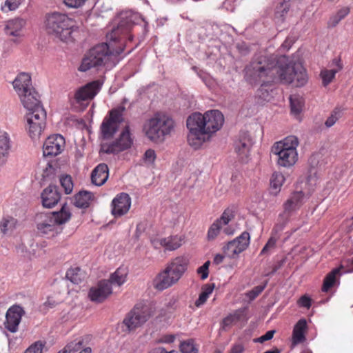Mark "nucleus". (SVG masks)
<instances>
[{"label":"nucleus","mask_w":353,"mask_h":353,"mask_svg":"<svg viewBox=\"0 0 353 353\" xmlns=\"http://www.w3.org/2000/svg\"><path fill=\"white\" fill-rule=\"evenodd\" d=\"M164 248L165 250L173 251L179 248L184 242L182 236L174 235L163 238Z\"/></svg>","instance_id":"obj_35"},{"label":"nucleus","mask_w":353,"mask_h":353,"mask_svg":"<svg viewBox=\"0 0 353 353\" xmlns=\"http://www.w3.org/2000/svg\"><path fill=\"white\" fill-rule=\"evenodd\" d=\"M103 81L99 79L92 81L77 89L74 93V99L77 103L90 101L101 90Z\"/></svg>","instance_id":"obj_15"},{"label":"nucleus","mask_w":353,"mask_h":353,"mask_svg":"<svg viewBox=\"0 0 353 353\" xmlns=\"http://www.w3.org/2000/svg\"><path fill=\"white\" fill-rule=\"evenodd\" d=\"M26 22L23 19H14L6 22L4 31L6 34L13 37H19L25 26Z\"/></svg>","instance_id":"obj_28"},{"label":"nucleus","mask_w":353,"mask_h":353,"mask_svg":"<svg viewBox=\"0 0 353 353\" xmlns=\"http://www.w3.org/2000/svg\"><path fill=\"white\" fill-rule=\"evenodd\" d=\"M10 148V139L7 133L0 135V163H3L4 157L8 155Z\"/></svg>","instance_id":"obj_39"},{"label":"nucleus","mask_w":353,"mask_h":353,"mask_svg":"<svg viewBox=\"0 0 353 353\" xmlns=\"http://www.w3.org/2000/svg\"><path fill=\"white\" fill-rule=\"evenodd\" d=\"M66 278L74 284L79 283L83 279V273L80 268H71L66 272Z\"/></svg>","instance_id":"obj_40"},{"label":"nucleus","mask_w":353,"mask_h":353,"mask_svg":"<svg viewBox=\"0 0 353 353\" xmlns=\"http://www.w3.org/2000/svg\"><path fill=\"white\" fill-rule=\"evenodd\" d=\"M112 293L110 282L106 280L99 281L96 286L92 287L88 292V297L94 303H101Z\"/></svg>","instance_id":"obj_18"},{"label":"nucleus","mask_w":353,"mask_h":353,"mask_svg":"<svg viewBox=\"0 0 353 353\" xmlns=\"http://www.w3.org/2000/svg\"><path fill=\"white\" fill-rule=\"evenodd\" d=\"M210 262L207 261L203 265L197 269V273L201 275V279L205 280L209 274V266Z\"/></svg>","instance_id":"obj_54"},{"label":"nucleus","mask_w":353,"mask_h":353,"mask_svg":"<svg viewBox=\"0 0 353 353\" xmlns=\"http://www.w3.org/2000/svg\"><path fill=\"white\" fill-rule=\"evenodd\" d=\"M25 311L22 307L18 305L11 306L6 312L5 328L10 332L14 333L18 330L19 325L24 315Z\"/></svg>","instance_id":"obj_17"},{"label":"nucleus","mask_w":353,"mask_h":353,"mask_svg":"<svg viewBox=\"0 0 353 353\" xmlns=\"http://www.w3.org/2000/svg\"><path fill=\"white\" fill-rule=\"evenodd\" d=\"M19 97L24 108L29 112L34 111L36 109H39V108H43L39 99V94L34 89Z\"/></svg>","instance_id":"obj_23"},{"label":"nucleus","mask_w":353,"mask_h":353,"mask_svg":"<svg viewBox=\"0 0 353 353\" xmlns=\"http://www.w3.org/2000/svg\"><path fill=\"white\" fill-rule=\"evenodd\" d=\"M243 311L241 310H236L232 314H229L223 320V325L228 327L232 325L234 323L239 321L243 316Z\"/></svg>","instance_id":"obj_45"},{"label":"nucleus","mask_w":353,"mask_h":353,"mask_svg":"<svg viewBox=\"0 0 353 353\" xmlns=\"http://www.w3.org/2000/svg\"><path fill=\"white\" fill-rule=\"evenodd\" d=\"M297 304L301 307L309 309L312 305V299L310 296L305 294L301 296L297 301Z\"/></svg>","instance_id":"obj_55"},{"label":"nucleus","mask_w":353,"mask_h":353,"mask_svg":"<svg viewBox=\"0 0 353 353\" xmlns=\"http://www.w3.org/2000/svg\"><path fill=\"white\" fill-rule=\"evenodd\" d=\"M224 121L223 115L216 110H210L202 114L199 112L192 114L187 119L189 130L188 141L194 149L199 148L210 139L212 134L218 131Z\"/></svg>","instance_id":"obj_3"},{"label":"nucleus","mask_w":353,"mask_h":353,"mask_svg":"<svg viewBox=\"0 0 353 353\" xmlns=\"http://www.w3.org/2000/svg\"><path fill=\"white\" fill-rule=\"evenodd\" d=\"M291 112L295 116H299L304 107V99L297 94H292L290 97Z\"/></svg>","instance_id":"obj_38"},{"label":"nucleus","mask_w":353,"mask_h":353,"mask_svg":"<svg viewBox=\"0 0 353 353\" xmlns=\"http://www.w3.org/2000/svg\"><path fill=\"white\" fill-rule=\"evenodd\" d=\"M347 270L345 271L346 272H353V263H351V259L347 261Z\"/></svg>","instance_id":"obj_63"},{"label":"nucleus","mask_w":353,"mask_h":353,"mask_svg":"<svg viewBox=\"0 0 353 353\" xmlns=\"http://www.w3.org/2000/svg\"><path fill=\"white\" fill-rule=\"evenodd\" d=\"M87 0H63L65 5L69 8H77L85 3Z\"/></svg>","instance_id":"obj_56"},{"label":"nucleus","mask_w":353,"mask_h":353,"mask_svg":"<svg viewBox=\"0 0 353 353\" xmlns=\"http://www.w3.org/2000/svg\"><path fill=\"white\" fill-rule=\"evenodd\" d=\"M152 315V309L148 305L137 304L126 315L123 323L130 332L144 324Z\"/></svg>","instance_id":"obj_10"},{"label":"nucleus","mask_w":353,"mask_h":353,"mask_svg":"<svg viewBox=\"0 0 353 353\" xmlns=\"http://www.w3.org/2000/svg\"><path fill=\"white\" fill-rule=\"evenodd\" d=\"M65 145L64 137L61 134L49 136L43 145V153L45 157H55L61 154Z\"/></svg>","instance_id":"obj_16"},{"label":"nucleus","mask_w":353,"mask_h":353,"mask_svg":"<svg viewBox=\"0 0 353 353\" xmlns=\"http://www.w3.org/2000/svg\"><path fill=\"white\" fill-rule=\"evenodd\" d=\"M35 221L39 234L48 238L54 237L62 231V228L54 223V220L48 212L37 214Z\"/></svg>","instance_id":"obj_13"},{"label":"nucleus","mask_w":353,"mask_h":353,"mask_svg":"<svg viewBox=\"0 0 353 353\" xmlns=\"http://www.w3.org/2000/svg\"><path fill=\"white\" fill-rule=\"evenodd\" d=\"M319 155L318 154H312L308 159V163L312 168H314L319 163Z\"/></svg>","instance_id":"obj_59"},{"label":"nucleus","mask_w":353,"mask_h":353,"mask_svg":"<svg viewBox=\"0 0 353 353\" xmlns=\"http://www.w3.org/2000/svg\"><path fill=\"white\" fill-rule=\"evenodd\" d=\"M180 350L182 353H198L199 351L193 339L183 341L180 345Z\"/></svg>","instance_id":"obj_46"},{"label":"nucleus","mask_w":353,"mask_h":353,"mask_svg":"<svg viewBox=\"0 0 353 353\" xmlns=\"http://www.w3.org/2000/svg\"><path fill=\"white\" fill-rule=\"evenodd\" d=\"M18 221L9 215L4 216L0 221V230L3 234L12 233L17 228Z\"/></svg>","instance_id":"obj_33"},{"label":"nucleus","mask_w":353,"mask_h":353,"mask_svg":"<svg viewBox=\"0 0 353 353\" xmlns=\"http://www.w3.org/2000/svg\"><path fill=\"white\" fill-rule=\"evenodd\" d=\"M290 217L288 216H281L279 215V219L278 222L274 225L272 232L271 236H276V239H279L281 236V234L285 228L288 222L289 221Z\"/></svg>","instance_id":"obj_41"},{"label":"nucleus","mask_w":353,"mask_h":353,"mask_svg":"<svg viewBox=\"0 0 353 353\" xmlns=\"http://www.w3.org/2000/svg\"><path fill=\"white\" fill-rule=\"evenodd\" d=\"M279 239H276V236H271L270 239H268V242L265 245V246L263 248L262 250L261 251L260 254L263 255L268 254L270 250H273L276 247V243Z\"/></svg>","instance_id":"obj_49"},{"label":"nucleus","mask_w":353,"mask_h":353,"mask_svg":"<svg viewBox=\"0 0 353 353\" xmlns=\"http://www.w3.org/2000/svg\"><path fill=\"white\" fill-rule=\"evenodd\" d=\"M61 194L57 186L50 185L41 194L42 204L45 208H51L57 204Z\"/></svg>","instance_id":"obj_22"},{"label":"nucleus","mask_w":353,"mask_h":353,"mask_svg":"<svg viewBox=\"0 0 353 353\" xmlns=\"http://www.w3.org/2000/svg\"><path fill=\"white\" fill-rule=\"evenodd\" d=\"M132 24L127 20H121L108 34L109 43L95 45L84 54L79 70L86 72L91 68H112L116 65L114 59L123 52L127 41L132 40L130 34Z\"/></svg>","instance_id":"obj_1"},{"label":"nucleus","mask_w":353,"mask_h":353,"mask_svg":"<svg viewBox=\"0 0 353 353\" xmlns=\"http://www.w3.org/2000/svg\"><path fill=\"white\" fill-rule=\"evenodd\" d=\"M274 333H275V330H269L265 334L254 339V341L263 343L266 341H269V340L272 339L274 336Z\"/></svg>","instance_id":"obj_57"},{"label":"nucleus","mask_w":353,"mask_h":353,"mask_svg":"<svg viewBox=\"0 0 353 353\" xmlns=\"http://www.w3.org/2000/svg\"><path fill=\"white\" fill-rule=\"evenodd\" d=\"M342 268H343V265H341L339 268L332 270L326 275L323 280V283L321 288L323 292H328L334 285L336 281V276Z\"/></svg>","instance_id":"obj_37"},{"label":"nucleus","mask_w":353,"mask_h":353,"mask_svg":"<svg viewBox=\"0 0 353 353\" xmlns=\"http://www.w3.org/2000/svg\"><path fill=\"white\" fill-rule=\"evenodd\" d=\"M125 108L120 105L112 109L108 114L104 118L100 130L103 139H110L117 132L119 125L123 121V113Z\"/></svg>","instance_id":"obj_9"},{"label":"nucleus","mask_w":353,"mask_h":353,"mask_svg":"<svg viewBox=\"0 0 353 353\" xmlns=\"http://www.w3.org/2000/svg\"><path fill=\"white\" fill-rule=\"evenodd\" d=\"M287 61V57H277L274 55L266 56L256 54L245 68V76L251 83H260L257 91L259 98L268 101L270 92L266 86L277 80H280L283 64Z\"/></svg>","instance_id":"obj_2"},{"label":"nucleus","mask_w":353,"mask_h":353,"mask_svg":"<svg viewBox=\"0 0 353 353\" xmlns=\"http://www.w3.org/2000/svg\"><path fill=\"white\" fill-rule=\"evenodd\" d=\"M350 13V9L344 7L333 16L329 20L328 24L331 27H335L342 19H343Z\"/></svg>","instance_id":"obj_43"},{"label":"nucleus","mask_w":353,"mask_h":353,"mask_svg":"<svg viewBox=\"0 0 353 353\" xmlns=\"http://www.w3.org/2000/svg\"><path fill=\"white\" fill-rule=\"evenodd\" d=\"M214 287V284H206L203 286L201 293L199 294L198 299L195 301V305L196 307H199L206 302L209 296L212 293Z\"/></svg>","instance_id":"obj_42"},{"label":"nucleus","mask_w":353,"mask_h":353,"mask_svg":"<svg viewBox=\"0 0 353 353\" xmlns=\"http://www.w3.org/2000/svg\"><path fill=\"white\" fill-rule=\"evenodd\" d=\"M299 139L295 136H288L280 141L276 142L272 152L278 157L277 164L283 168L292 167L298 161L297 147Z\"/></svg>","instance_id":"obj_7"},{"label":"nucleus","mask_w":353,"mask_h":353,"mask_svg":"<svg viewBox=\"0 0 353 353\" xmlns=\"http://www.w3.org/2000/svg\"><path fill=\"white\" fill-rule=\"evenodd\" d=\"M285 178L280 172H274L270 178V191L271 194L276 195L281 189Z\"/></svg>","instance_id":"obj_34"},{"label":"nucleus","mask_w":353,"mask_h":353,"mask_svg":"<svg viewBox=\"0 0 353 353\" xmlns=\"http://www.w3.org/2000/svg\"><path fill=\"white\" fill-rule=\"evenodd\" d=\"M175 340V336L172 334L165 335L162 338V341L166 343H171Z\"/></svg>","instance_id":"obj_62"},{"label":"nucleus","mask_w":353,"mask_h":353,"mask_svg":"<svg viewBox=\"0 0 353 353\" xmlns=\"http://www.w3.org/2000/svg\"><path fill=\"white\" fill-rule=\"evenodd\" d=\"M244 350V347L241 344L234 345L230 350L229 353H242Z\"/></svg>","instance_id":"obj_60"},{"label":"nucleus","mask_w":353,"mask_h":353,"mask_svg":"<svg viewBox=\"0 0 353 353\" xmlns=\"http://www.w3.org/2000/svg\"><path fill=\"white\" fill-rule=\"evenodd\" d=\"M234 210L228 208L223 211L220 218L216 219L223 227L225 226L223 228V232L227 235H232L234 233V229L228 225L229 223L234 219Z\"/></svg>","instance_id":"obj_26"},{"label":"nucleus","mask_w":353,"mask_h":353,"mask_svg":"<svg viewBox=\"0 0 353 353\" xmlns=\"http://www.w3.org/2000/svg\"><path fill=\"white\" fill-rule=\"evenodd\" d=\"M23 0H6L4 6H2V10L5 12L14 10L19 8Z\"/></svg>","instance_id":"obj_50"},{"label":"nucleus","mask_w":353,"mask_h":353,"mask_svg":"<svg viewBox=\"0 0 353 353\" xmlns=\"http://www.w3.org/2000/svg\"><path fill=\"white\" fill-rule=\"evenodd\" d=\"M307 329V321L305 319H300L294 325L292 332V343L297 345L305 340V331Z\"/></svg>","instance_id":"obj_27"},{"label":"nucleus","mask_w":353,"mask_h":353,"mask_svg":"<svg viewBox=\"0 0 353 353\" xmlns=\"http://www.w3.org/2000/svg\"><path fill=\"white\" fill-rule=\"evenodd\" d=\"M46 112L43 108H39L26 114V129L32 139L39 138L46 126Z\"/></svg>","instance_id":"obj_11"},{"label":"nucleus","mask_w":353,"mask_h":353,"mask_svg":"<svg viewBox=\"0 0 353 353\" xmlns=\"http://www.w3.org/2000/svg\"><path fill=\"white\" fill-rule=\"evenodd\" d=\"M48 213L50 214L51 217L54 220V223L57 224V226L65 223L71 218L70 209L65 204L62 206L59 211Z\"/></svg>","instance_id":"obj_32"},{"label":"nucleus","mask_w":353,"mask_h":353,"mask_svg":"<svg viewBox=\"0 0 353 353\" xmlns=\"http://www.w3.org/2000/svg\"><path fill=\"white\" fill-rule=\"evenodd\" d=\"M131 206V198L127 193H120L112 201V214L120 217L126 214Z\"/></svg>","instance_id":"obj_19"},{"label":"nucleus","mask_w":353,"mask_h":353,"mask_svg":"<svg viewBox=\"0 0 353 353\" xmlns=\"http://www.w3.org/2000/svg\"><path fill=\"white\" fill-rule=\"evenodd\" d=\"M280 81L283 83H292L296 87L303 86L307 81L306 70L301 65H292L287 58L280 73Z\"/></svg>","instance_id":"obj_8"},{"label":"nucleus","mask_w":353,"mask_h":353,"mask_svg":"<svg viewBox=\"0 0 353 353\" xmlns=\"http://www.w3.org/2000/svg\"><path fill=\"white\" fill-rule=\"evenodd\" d=\"M150 353H166V350L164 348H157Z\"/></svg>","instance_id":"obj_64"},{"label":"nucleus","mask_w":353,"mask_h":353,"mask_svg":"<svg viewBox=\"0 0 353 353\" xmlns=\"http://www.w3.org/2000/svg\"><path fill=\"white\" fill-rule=\"evenodd\" d=\"M340 117V110L335 108L331 113L330 116L327 119L325 125L327 128H330L335 124Z\"/></svg>","instance_id":"obj_52"},{"label":"nucleus","mask_w":353,"mask_h":353,"mask_svg":"<svg viewBox=\"0 0 353 353\" xmlns=\"http://www.w3.org/2000/svg\"><path fill=\"white\" fill-rule=\"evenodd\" d=\"M60 183L66 194H69L72 192L74 185L70 176H62L60 178Z\"/></svg>","instance_id":"obj_47"},{"label":"nucleus","mask_w":353,"mask_h":353,"mask_svg":"<svg viewBox=\"0 0 353 353\" xmlns=\"http://www.w3.org/2000/svg\"><path fill=\"white\" fill-rule=\"evenodd\" d=\"M267 283L263 285H257L246 293L247 297L252 301L255 299L265 288Z\"/></svg>","instance_id":"obj_51"},{"label":"nucleus","mask_w":353,"mask_h":353,"mask_svg":"<svg viewBox=\"0 0 353 353\" xmlns=\"http://www.w3.org/2000/svg\"><path fill=\"white\" fill-rule=\"evenodd\" d=\"M225 256H226L225 254H216L214 257L213 263L216 265L221 264L223 261Z\"/></svg>","instance_id":"obj_61"},{"label":"nucleus","mask_w":353,"mask_h":353,"mask_svg":"<svg viewBox=\"0 0 353 353\" xmlns=\"http://www.w3.org/2000/svg\"><path fill=\"white\" fill-rule=\"evenodd\" d=\"M155 151L152 149L147 150L143 157V160L145 164L152 165L156 159Z\"/></svg>","instance_id":"obj_53"},{"label":"nucleus","mask_w":353,"mask_h":353,"mask_svg":"<svg viewBox=\"0 0 353 353\" xmlns=\"http://www.w3.org/2000/svg\"><path fill=\"white\" fill-rule=\"evenodd\" d=\"M333 62L335 63L337 68L332 70L323 69L321 71L320 76L322 79V83L325 87L332 81L335 77L336 74L343 68L341 60L334 59Z\"/></svg>","instance_id":"obj_31"},{"label":"nucleus","mask_w":353,"mask_h":353,"mask_svg":"<svg viewBox=\"0 0 353 353\" xmlns=\"http://www.w3.org/2000/svg\"><path fill=\"white\" fill-rule=\"evenodd\" d=\"M127 276V269L123 267H120L117 268L113 274H111L110 279L107 281L110 282V285L111 287L112 285L121 286L126 281Z\"/></svg>","instance_id":"obj_36"},{"label":"nucleus","mask_w":353,"mask_h":353,"mask_svg":"<svg viewBox=\"0 0 353 353\" xmlns=\"http://www.w3.org/2000/svg\"><path fill=\"white\" fill-rule=\"evenodd\" d=\"M108 175V165L105 163H100L92 172V183L97 186H101L105 183Z\"/></svg>","instance_id":"obj_25"},{"label":"nucleus","mask_w":353,"mask_h":353,"mask_svg":"<svg viewBox=\"0 0 353 353\" xmlns=\"http://www.w3.org/2000/svg\"><path fill=\"white\" fill-rule=\"evenodd\" d=\"M45 345L46 343L41 341H36L27 348L24 353H42Z\"/></svg>","instance_id":"obj_48"},{"label":"nucleus","mask_w":353,"mask_h":353,"mask_svg":"<svg viewBox=\"0 0 353 353\" xmlns=\"http://www.w3.org/2000/svg\"><path fill=\"white\" fill-rule=\"evenodd\" d=\"M93 199L94 195L92 192L82 190L74 195V205L79 208H87Z\"/></svg>","instance_id":"obj_30"},{"label":"nucleus","mask_w":353,"mask_h":353,"mask_svg":"<svg viewBox=\"0 0 353 353\" xmlns=\"http://www.w3.org/2000/svg\"><path fill=\"white\" fill-rule=\"evenodd\" d=\"M174 127V122L170 116L158 112L145 123L143 132L150 141L159 143L171 133Z\"/></svg>","instance_id":"obj_6"},{"label":"nucleus","mask_w":353,"mask_h":353,"mask_svg":"<svg viewBox=\"0 0 353 353\" xmlns=\"http://www.w3.org/2000/svg\"><path fill=\"white\" fill-rule=\"evenodd\" d=\"M132 144L133 139L131 137L130 127L126 125L115 141L110 143H103L101 150L106 154H115L131 148Z\"/></svg>","instance_id":"obj_12"},{"label":"nucleus","mask_w":353,"mask_h":353,"mask_svg":"<svg viewBox=\"0 0 353 353\" xmlns=\"http://www.w3.org/2000/svg\"><path fill=\"white\" fill-rule=\"evenodd\" d=\"M252 145V139L248 132H242L235 142L234 150L241 160L246 159Z\"/></svg>","instance_id":"obj_21"},{"label":"nucleus","mask_w":353,"mask_h":353,"mask_svg":"<svg viewBox=\"0 0 353 353\" xmlns=\"http://www.w3.org/2000/svg\"><path fill=\"white\" fill-rule=\"evenodd\" d=\"M305 194L303 191H295L283 203V212L281 216L290 217L292 212L298 210L304 203Z\"/></svg>","instance_id":"obj_20"},{"label":"nucleus","mask_w":353,"mask_h":353,"mask_svg":"<svg viewBox=\"0 0 353 353\" xmlns=\"http://www.w3.org/2000/svg\"><path fill=\"white\" fill-rule=\"evenodd\" d=\"M45 28L48 34H54L63 42L74 41L78 32L76 21L68 14L59 12L47 14Z\"/></svg>","instance_id":"obj_4"},{"label":"nucleus","mask_w":353,"mask_h":353,"mask_svg":"<svg viewBox=\"0 0 353 353\" xmlns=\"http://www.w3.org/2000/svg\"><path fill=\"white\" fill-rule=\"evenodd\" d=\"M152 245L155 249H159L161 247L164 248V243L163 242V238H154L150 240Z\"/></svg>","instance_id":"obj_58"},{"label":"nucleus","mask_w":353,"mask_h":353,"mask_svg":"<svg viewBox=\"0 0 353 353\" xmlns=\"http://www.w3.org/2000/svg\"><path fill=\"white\" fill-rule=\"evenodd\" d=\"M13 87L19 96L34 89L32 85L31 77L24 72L19 74L15 78Z\"/></svg>","instance_id":"obj_24"},{"label":"nucleus","mask_w":353,"mask_h":353,"mask_svg":"<svg viewBox=\"0 0 353 353\" xmlns=\"http://www.w3.org/2000/svg\"><path fill=\"white\" fill-rule=\"evenodd\" d=\"M188 263V258L183 256L173 259L165 270L157 275L153 281L154 288L162 291L176 283L186 271Z\"/></svg>","instance_id":"obj_5"},{"label":"nucleus","mask_w":353,"mask_h":353,"mask_svg":"<svg viewBox=\"0 0 353 353\" xmlns=\"http://www.w3.org/2000/svg\"><path fill=\"white\" fill-rule=\"evenodd\" d=\"M90 339V336L88 335L77 339L68 343L58 353H74L80 350L81 348H83Z\"/></svg>","instance_id":"obj_29"},{"label":"nucleus","mask_w":353,"mask_h":353,"mask_svg":"<svg viewBox=\"0 0 353 353\" xmlns=\"http://www.w3.org/2000/svg\"><path fill=\"white\" fill-rule=\"evenodd\" d=\"M250 236L248 232H243L234 240L229 241L223 248V254L230 258H236L239 254L245 251L250 244Z\"/></svg>","instance_id":"obj_14"},{"label":"nucleus","mask_w":353,"mask_h":353,"mask_svg":"<svg viewBox=\"0 0 353 353\" xmlns=\"http://www.w3.org/2000/svg\"><path fill=\"white\" fill-rule=\"evenodd\" d=\"M223 227L216 220L210 226L207 232V239L209 241L216 239Z\"/></svg>","instance_id":"obj_44"}]
</instances>
